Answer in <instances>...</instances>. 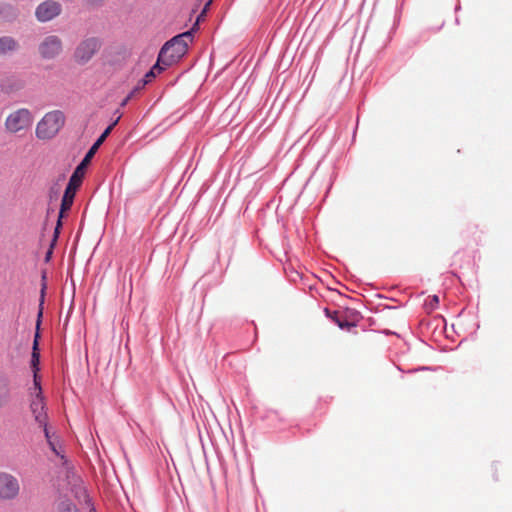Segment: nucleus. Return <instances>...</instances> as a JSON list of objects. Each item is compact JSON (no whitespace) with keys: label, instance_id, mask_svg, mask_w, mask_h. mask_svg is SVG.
Returning <instances> with one entry per match:
<instances>
[{"label":"nucleus","instance_id":"obj_1","mask_svg":"<svg viewBox=\"0 0 512 512\" xmlns=\"http://www.w3.org/2000/svg\"><path fill=\"white\" fill-rule=\"evenodd\" d=\"M185 38H189L190 42H192V27L183 33L173 36L163 44L158 53L159 61H165V66H171L178 62L188 50Z\"/></svg>","mask_w":512,"mask_h":512},{"label":"nucleus","instance_id":"obj_2","mask_svg":"<svg viewBox=\"0 0 512 512\" xmlns=\"http://www.w3.org/2000/svg\"><path fill=\"white\" fill-rule=\"evenodd\" d=\"M84 176L79 174L78 171H73L68 183L65 187L64 194L62 196L60 209L58 212V218L56 221V225L53 231V237L59 238L61 234V230L63 227V219L67 216V213L70 211L77 191L80 189L83 183Z\"/></svg>","mask_w":512,"mask_h":512},{"label":"nucleus","instance_id":"obj_3","mask_svg":"<svg viewBox=\"0 0 512 512\" xmlns=\"http://www.w3.org/2000/svg\"><path fill=\"white\" fill-rule=\"evenodd\" d=\"M47 284H46V272L42 273V285H41V294H40V304L39 310L37 313L35 332L32 342V351L30 358V369L32 374L40 373V361H41V353H40V340H41V324L43 319V305L44 298L46 294Z\"/></svg>","mask_w":512,"mask_h":512},{"label":"nucleus","instance_id":"obj_4","mask_svg":"<svg viewBox=\"0 0 512 512\" xmlns=\"http://www.w3.org/2000/svg\"><path fill=\"white\" fill-rule=\"evenodd\" d=\"M65 116L63 112L56 110L45 114L42 120L37 124L36 136L39 139H51L64 125Z\"/></svg>","mask_w":512,"mask_h":512},{"label":"nucleus","instance_id":"obj_5","mask_svg":"<svg viewBox=\"0 0 512 512\" xmlns=\"http://www.w3.org/2000/svg\"><path fill=\"white\" fill-rule=\"evenodd\" d=\"M102 40L99 37H88L83 39L75 48L73 58L79 65L87 64L100 50Z\"/></svg>","mask_w":512,"mask_h":512},{"label":"nucleus","instance_id":"obj_6","mask_svg":"<svg viewBox=\"0 0 512 512\" xmlns=\"http://www.w3.org/2000/svg\"><path fill=\"white\" fill-rule=\"evenodd\" d=\"M120 117L121 116L119 115L110 125H108L104 129V131L100 134V136L95 140V142L92 144V146L88 149L85 156L80 161V163L76 166L74 171H78L79 174L85 176L86 165L88 163H90L91 159L94 157V155L98 151L99 147L103 144V142L106 140V138L110 135L114 126L117 125Z\"/></svg>","mask_w":512,"mask_h":512},{"label":"nucleus","instance_id":"obj_7","mask_svg":"<svg viewBox=\"0 0 512 512\" xmlns=\"http://www.w3.org/2000/svg\"><path fill=\"white\" fill-rule=\"evenodd\" d=\"M38 52L43 60H53L63 52V42L57 35H48L40 42Z\"/></svg>","mask_w":512,"mask_h":512},{"label":"nucleus","instance_id":"obj_8","mask_svg":"<svg viewBox=\"0 0 512 512\" xmlns=\"http://www.w3.org/2000/svg\"><path fill=\"white\" fill-rule=\"evenodd\" d=\"M32 114L28 109L21 108L11 113L6 121V129L12 133L27 129L32 124Z\"/></svg>","mask_w":512,"mask_h":512},{"label":"nucleus","instance_id":"obj_9","mask_svg":"<svg viewBox=\"0 0 512 512\" xmlns=\"http://www.w3.org/2000/svg\"><path fill=\"white\" fill-rule=\"evenodd\" d=\"M20 491L18 479L10 473L0 472V499L14 500Z\"/></svg>","mask_w":512,"mask_h":512},{"label":"nucleus","instance_id":"obj_10","mask_svg":"<svg viewBox=\"0 0 512 512\" xmlns=\"http://www.w3.org/2000/svg\"><path fill=\"white\" fill-rule=\"evenodd\" d=\"M62 12V5L55 0L41 2L35 10V17L41 23H46L58 17Z\"/></svg>","mask_w":512,"mask_h":512},{"label":"nucleus","instance_id":"obj_11","mask_svg":"<svg viewBox=\"0 0 512 512\" xmlns=\"http://www.w3.org/2000/svg\"><path fill=\"white\" fill-rule=\"evenodd\" d=\"M20 16V9L18 6L0 1V22L13 23Z\"/></svg>","mask_w":512,"mask_h":512},{"label":"nucleus","instance_id":"obj_12","mask_svg":"<svg viewBox=\"0 0 512 512\" xmlns=\"http://www.w3.org/2000/svg\"><path fill=\"white\" fill-rule=\"evenodd\" d=\"M11 401V388L9 378L0 372V408Z\"/></svg>","mask_w":512,"mask_h":512},{"label":"nucleus","instance_id":"obj_13","mask_svg":"<svg viewBox=\"0 0 512 512\" xmlns=\"http://www.w3.org/2000/svg\"><path fill=\"white\" fill-rule=\"evenodd\" d=\"M165 61H159V55L155 64L145 73L141 79L142 86H146L150 83L158 74L162 73L168 66H165Z\"/></svg>","mask_w":512,"mask_h":512},{"label":"nucleus","instance_id":"obj_14","mask_svg":"<svg viewBox=\"0 0 512 512\" xmlns=\"http://www.w3.org/2000/svg\"><path fill=\"white\" fill-rule=\"evenodd\" d=\"M20 45L18 41L12 36H1L0 37V56H4L8 53L16 52Z\"/></svg>","mask_w":512,"mask_h":512},{"label":"nucleus","instance_id":"obj_15","mask_svg":"<svg viewBox=\"0 0 512 512\" xmlns=\"http://www.w3.org/2000/svg\"><path fill=\"white\" fill-rule=\"evenodd\" d=\"M325 314L332 319L341 329H350L354 327L355 324L350 323L346 320H343L338 312H331L328 308L325 309Z\"/></svg>","mask_w":512,"mask_h":512},{"label":"nucleus","instance_id":"obj_16","mask_svg":"<svg viewBox=\"0 0 512 512\" xmlns=\"http://www.w3.org/2000/svg\"><path fill=\"white\" fill-rule=\"evenodd\" d=\"M56 512H81L70 499H63L57 504Z\"/></svg>","mask_w":512,"mask_h":512},{"label":"nucleus","instance_id":"obj_17","mask_svg":"<svg viewBox=\"0 0 512 512\" xmlns=\"http://www.w3.org/2000/svg\"><path fill=\"white\" fill-rule=\"evenodd\" d=\"M47 409L46 403H45V397H37L35 396L31 402H30V410L33 415L38 413H41L42 411H45Z\"/></svg>","mask_w":512,"mask_h":512},{"label":"nucleus","instance_id":"obj_18","mask_svg":"<svg viewBox=\"0 0 512 512\" xmlns=\"http://www.w3.org/2000/svg\"><path fill=\"white\" fill-rule=\"evenodd\" d=\"M33 417L40 428L48 425L47 409L41 413L37 412V414L33 415Z\"/></svg>","mask_w":512,"mask_h":512},{"label":"nucleus","instance_id":"obj_19","mask_svg":"<svg viewBox=\"0 0 512 512\" xmlns=\"http://www.w3.org/2000/svg\"><path fill=\"white\" fill-rule=\"evenodd\" d=\"M33 385H34V388L37 390L35 396L44 397L43 390H42V384H41V376L39 373L33 374Z\"/></svg>","mask_w":512,"mask_h":512},{"label":"nucleus","instance_id":"obj_20","mask_svg":"<svg viewBox=\"0 0 512 512\" xmlns=\"http://www.w3.org/2000/svg\"><path fill=\"white\" fill-rule=\"evenodd\" d=\"M211 3H212V0H208L205 3L201 13L197 16L196 21H194V33H195L196 29H197L198 24L205 19L207 10H208L209 6L211 5Z\"/></svg>","mask_w":512,"mask_h":512},{"label":"nucleus","instance_id":"obj_21","mask_svg":"<svg viewBox=\"0 0 512 512\" xmlns=\"http://www.w3.org/2000/svg\"><path fill=\"white\" fill-rule=\"evenodd\" d=\"M48 444V447L49 449L58 457H60L61 459H64L65 456L64 454L58 449L56 443L54 440H49V442L47 443Z\"/></svg>","mask_w":512,"mask_h":512},{"label":"nucleus","instance_id":"obj_22","mask_svg":"<svg viewBox=\"0 0 512 512\" xmlns=\"http://www.w3.org/2000/svg\"><path fill=\"white\" fill-rule=\"evenodd\" d=\"M439 303V298L437 295H432L430 298H429V302H428V305L431 309H435L436 306L438 305Z\"/></svg>","mask_w":512,"mask_h":512},{"label":"nucleus","instance_id":"obj_23","mask_svg":"<svg viewBox=\"0 0 512 512\" xmlns=\"http://www.w3.org/2000/svg\"><path fill=\"white\" fill-rule=\"evenodd\" d=\"M41 428H42V430H43V433H44V437H45V439H46V442L48 443V442H49V440H53V439H52V435H51V433H50L49 426L47 425V426H44V427H41Z\"/></svg>","mask_w":512,"mask_h":512},{"label":"nucleus","instance_id":"obj_24","mask_svg":"<svg viewBox=\"0 0 512 512\" xmlns=\"http://www.w3.org/2000/svg\"><path fill=\"white\" fill-rule=\"evenodd\" d=\"M134 96V91H131L121 102V107H124L127 105V103L130 101V99Z\"/></svg>","mask_w":512,"mask_h":512},{"label":"nucleus","instance_id":"obj_25","mask_svg":"<svg viewBox=\"0 0 512 512\" xmlns=\"http://www.w3.org/2000/svg\"><path fill=\"white\" fill-rule=\"evenodd\" d=\"M58 192H59V191H58V188L51 187V188H50V193H49V195H50V199L52 200V199H53V197H57Z\"/></svg>","mask_w":512,"mask_h":512},{"label":"nucleus","instance_id":"obj_26","mask_svg":"<svg viewBox=\"0 0 512 512\" xmlns=\"http://www.w3.org/2000/svg\"><path fill=\"white\" fill-rule=\"evenodd\" d=\"M90 5L101 6L104 0H87Z\"/></svg>","mask_w":512,"mask_h":512},{"label":"nucleus","instance_id":"obj_27","mask_svg":"<svg viewBox=\"0 0 512 512\" xmlns=\"http://www.w3.org/2000/svg\"><path fill=\"white\" fill-rule=\"evenodd\" d=\"M145 86H142L141 80L137 83V85L133 88L132 91H134V94L143 89Z\"/></svg>","mask_w":512,"mask_h":512},{"label":"nucleus","instance_id":"obj_28","mask_svg":"<svg viewBox=\"0 0 512 512\" xmlns=\"http://www.w3.org/2000/svg\"><path fill=\"white\" fill-rule=\"evenodd\" d=\"M145 86H142L141 80L137 83V85L133 88L132 91H134V94L143 89Z\"/></svg>","mask_w":512,"mask_h":512},{"label":"nucleus","instance_id":"obj_29","mask_svg":"<svg viewBox=\"0 0 512 512\" xmlns=\"http://www.w3.org/2000/svg\"><path fill=\"white\" fill-rule=\"evenodd\" d=\"M145 86H142L141 80L137 83V85L133 88L132 91H134V94L143 89Z\"/></svg>","mask_w":512,"mask_h":512},{"label":"nucleus","instance_id":"obj_30","mask_svg":"<svg viewBox=\"0 0 512 512\" xmlns=\"http://www.w3.org/2000/svg\"><path fill=\"white\" fill-rule=\"evenodd\" d=\"M145 86H142L141 80L137 83V85L133 88L132 91H134V94L143 89Z\"/></svg>","mask_w":512,"mask_h":512},{"label":"nucleus","instance_id":"obj_31","mask_svg":"<svg viewBox=\"0 0 512 512\" xmlns=\"http://www.w3.org/2000/svg\"><path fill=\"white\" fill-rule=\"evenodd\" d=\"M58 239H59V238H54V237L52 236V239H51V241H50V245H49V249L54 250V248H55V246H56V244H57Z\"/></svg>","mask_w":512,"mask_h":512},{"label":"nucleus","instance_id":"obj_32","mask_svg":"<svg viewBox=\"0 0 512 512\" xmlns=\"http://www.w3.org/2000/svg\"><path fill=\"white\" fill-rule=\"evenodd\" d=\"M58 239H59V238H54V237L52 236V239H51V241H50V245H49V249L54 250V248H55V246H56V244H57Z\"/></svg>","mask_w":512,"mask_h":512},{"label":"nucleus","instance_id":"obj_33","mask_svg":"<svg viewBox=\"0 0 512 512\" xmlns=\"http://www.w3.org/2000/svg\"><path fill=\"white\" fill-rule=\"evenodd\" d=\"M52 255H53V250L48 249L46 254H45V262H49L51 257H52Z\"/></svg>","mask_w":512,"mask_h":512},{"label":"nucleus","instance_id":"obj_34","mask_svg":"<svg viewBox=\"0 0 512 512\" xmlns=\"http://www.w3.org/2000/svg\"><path fill=\"white\" fill-rule=\"evenodd\" d=\"M188 21H189V22H190V21H192V11H191V12L189 13V15H188Z\"/></svg>","mask_w":512,"mask_h":512},{"label":"nucleus","instance_id":"obj_35","mask_svg":"<svg viewBox=\"0 0 512 512\" xmlns=\"http://www.w3.org/2000/svg\"><path fill=\"white\" fill-rule=\"evenodd\" d=\"M191 163H192V156L189 157V159H188V166H190Z\"/></svg>","mask_w":512,"mask_h":512},{"label":"nucleus","instance_id":"obj_36","mask_svg":"<svg viewBox=\"0 0 512 512\" xmlns=\"http://www.w3.org/2000/svg\"><path fill=\"white\" fill-rule=\"evenodd\" d=\"M191 176H192V173H190V174L188 175L187 181H189V180H190Z\"/></svg>","mask_w":512,"mask_h":512}]
</instances>
